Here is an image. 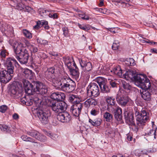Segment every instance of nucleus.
Returning <instances> with one entry per match:
<instances>
[{
  "label": "nucleus",
  "instance_id": "obj_64",
  "mask_svg": "<svg viewBox=\"0 0 157 157\" xmlns=\"http://www.w3.org/2000/svg\"><path fill=\"white\" fill-rule=\"evenodd\" d=\"M150 51L153 53H157V49L151 48L150 50Z\"/></svg>",
  "mask_w": 157,
  "mask_h": 157
},
{
  "label": "nucleus",
  "instance_id": "obj_8",
  "mask_svg": "<svg viewBox=\"0 0 157 157\" xmlns=\"http://www.w3.org/2000/svg\"><path fill=\"white\" fill-rule=\"evenodd\" d=\"M4 66L6 67L7 71L10 73L13 74V72L14 66L18 64L15 59L13 58L9 57L4 61Z\"/></svg>",
  "mask_w": 157,
  "mask_h": 157
},
{
  "label": "nucleus",
  "instance_id": "obj_43",
  "mask_svg": "<svg viewBox=\"0 0 157 157\" xmlns=\"http://www.w3.org/2000/svg\"><path fill=\"white\" fill-rule=\"evenodd\" d=\"M99 113L98 109L97 108H93L90 111V114L93 116H96Z\"/></svg>",
  "mask_w": 157,
  "mask_h": 157
},
{
  "label": "nucleus",
  "instance_id": "obj_28",
  "mask_svg": "<svg viewBox=\"0 0 157 157\" xmlns=\"http://www.w3.org/2000/svg\"><path fill=\"white\" fill-rule=\"evenodd\" d=\"M96 80L99 86L105 84L107 82L106 79L105 78L101 77H98Z\"/></svg>",
  "mask_w": 157,
  "mask_h": 157
},
{
  "label": "nucleus",
  "instance_id": "obj_14",
  "mask_svg": "<svg viewBox=\"0 0 157 157\" xmlns=\"http://www.w3.org/2000/svg\"><path fill=\"white\" fill-rule=\"evenodd\" d=\"M20 56L16 55L17 59L21 64H25L27 63L29 59V55L28 50H25L23 53H21Z\"/></svg>",
  "mask_w": 157,
  "mask_h": 157
},
{
  "label": "nucleus",
  "instance_id": "obj_26",
  "mask_svg": "<svg viewBox=\"0 0 157 157\" xmlns=\"http://www.w3.org/2000/svg\"><path fill=\"white\" fill-rule=\"evenodd\" d=\"M129 115L130 117H128V118L126 117V120L127 122L130 125H135V124L134 122L133 114L131 112H129Z\"/></svg>",
  "mask_w": 157,
  "mask_h": 157
},
{
  "label": "nucleus",
  "instance_id": "obj_60",
  "mask_svg": "<svg viewBox=\"0 0 157 157\" xmlns=\"http://www.w3.org/2000/svg\"><path fill=\"white\" fill-rule=\"evenodd\" d=\"M108 30L111 33H115L118 32L117 30L118 29H115L114 28H109Z\"/></svg>",
  "mask_w": 157,
  "mask_h": 157
},
{
  "label": "nucleus",
  "instance_id": "obj_4",
  "mask_svg": "<svg viewBox=\"0 0 157 157\" xmlns=\"http://www.w3.org/2000/svg\"><path fill=\"white\" fill-rule=\"evenodd\" d=\"M138 111L136 112L135 114L136 116V123L138 126L142 127L144 125L145 123L147 122L149 119L148 114L145 110L141 111V114H139Z\"/></svg>",
  "mask_w": 157,
  "mask_h": 157
},
{
  "label": "nucleus",
  "instance_id": "obj_54",
  "mask_svg": "<svg viewBox=\"0 0 157 157\" xmlns=\"http://www.w3.org/2000/svg\"><path fill=\"white\" fill-rule=\"evenodd\" d=\"M63 32V34L65 36L67 37L68 36V31L67 28L63 27L62 28Z\"/></svg>",
  "mask_w": 157,
  "mask_h": 157
},
{
  "label": "nucleus",
  "instance_id": "obj_29",
  "mask_svg": "<svg viewBox=\"0 0 157 157\" xmlns=\"http://www.w3.org/2000/svg\"><path fill=\"white\" fill-rule=\"evenodd\" d=\"M18 88L14 86H12L9 90V93L11 96L15 95L18 90Z\"/></svg>",
  "mask_w": 157,
  "mask_h": 157
},
{
  "label": "nucleus",
  "instance_id": "obj_6",
  "mask_svg": "<svg viewBox=\"0 0 157 157\" xmlns=\"http://www.w3.org/2000/svg\"><path fill=\"white\" fill-rule=\"evenodd\" d=\"M50 105L52 110L55 113H61L66 109L67 106L66 104L63 101H51L50 102Z\"/></svg>",
  "mask_w": 157,
  "mask_h": 157
},
{
  "label": "nucleus",
  "instance_id": "obj_55",
  "mask_svg": "<svg viewBox=\"0 0 157 157\" xmlns=\"http://www.w3.org/2000/svg\"><path fill=\"white\" fill-rule=\"evenodd\" d=\"M29 49L31 52H33L34 53L36 52L38 50L37 48L33 45L32 46L30 47Z\"/></svg>",
  "mask_w": 157,
  "mask_h": 157
},
{
  "label": "nucleus",
  "instance_id": "obj_50",
  "mask_svg": "<svg viewBox=\"0 0 157 157\" xmlns=\"http://www.w3.org/2000/svg\"><path fill=\"white\" fill-rule=\"evenodd\" d=\"M25 5L22 3H18L16 6V8L18 10H22L24 9Z\"/></svg>",
  "mask_w": 157,
  "mask_h": 157
},
{
  "label": "nucleus",
  "instance_id": "obj_63",
  "mask_svg": "<svg viewBox=\"0 0 157 157\" xmlns=\"http://www.w3.org/2000/svg\"><path fill=\"white\" fill-rule=\"evenodd\" d=\"M25 11L28 12H29L32 10V8L28 6H26L25 5Z\"/></svg>",
  "mask_w": 157,
  "mask_h": 157
},
{
  "label": "nucleus",
  "instance_id": "obj_5",
  "mask_svg": "<svg viewBox=\"0 0 157 157\" xmlns=\"http://www.w3.org/2000/svg\"><path fill=\"white\" fill-rule=\"evenodd\" d=\"M56 66H54L48 68L45 72V77L49 81L53 82L54 86L58 82L56 80Z\"/></svg>",
  "mask_w": 157,
  "mask_h": 157
},
{
  "label": "nucleus",
  "instance_id": "obj_34",
  "mask_svg": "<svg viewBox=\"0 0 157 157\" xmlns=\"http://www.w3.org/2000/svg\"><path fill=\"white\" fill-rule=\"evenodd\" d=\"M23 33L24 35L29 39H31L32 37V34L26 29H23Z\"/></svg>",
  "mask_w": 157,
  "mask_h": 157
},
{
  "label": "nucleus",
  "instance_id": "obj_2",
  "mask_svg": "<svg viewBox=\"0 0 157 157\" xmlns=\"http://www.w3.org/2000/svg\"><path fill=\"white\" fill-rule=\"evenodd\" d=\"M55 86L67 93L71 92L75 89V83L67 75H62Z\"/></svg>",
  "mask_w": 157,
  "mask_h": 157
},
{
  "label": "nucleus",
  "instance_id": "obj_7",
  "mask_svg": "<svg viewBox=\"0 0 157 157\" xmlns=\"http://www.w3.org/2000/svg\"><path fill=\"white\" fill-rule=\"evenodd\" d=\"M87 95L89 97L92 96L97 97L99 94V89L96 83H91L87 87Z\"/></svg>",
  "mask_w": 157,
  "mask_h": 157
},
{
  "label": "nucleus",
  "instance_id": "obj_46",
  "mask_svg": "<svg viewBox=\"0 0 157 157\" xmlns=\"http://www.w3.org/2000/svg\"><path fill=\"white\" fill-rule=\"evenodd\" d=\"M128 75V78L131 79H132L133 78V80L134 79V76L135 75L134 74V72L133 71H128V72H127Z\"/></svg>",
  "mask_w": 157,
  "mask_h": 157
},
{
  "label": "nucleus",
  "instance_id": "obj_49",
  "mask_svg": "<svg viewBox=\"0 0 157 157\" xmlns=\"http://www.w3.org/2000/svg\"><path fill=\"white\" fill-rule=\"evenodd\" d=\"M86 73V72H85L84 73L83 72L82 75L84 77L83 79L84 81H85V82H86L89 81L90 75L89 73L85 75Z\"/></svg>",
  "mask_w": 157,
  "mask_h": 157
},
{
  "label": "nucleus",
  "instance_id": "obj_35",
  "mask_svg": "<svg viewBox=\"0 0 157 157\" xmlns=\"http://www.w3.org/2000/svg\"><path fill=\"white\" fill-rule=\"evenodd\" d=\"M78 16L80 17L83 20H88L89 19V17L88 16L85 14V13L83 12H80V13L78 14Z\"/></svg>",
  "mask_w": 157,
  "mask_h": 157
},
{
  "label": "nucleus",
  "instance_id": "obj_17",
  "mask_svg": "<svg viewBox=\"0 0 157 157\" xmlns=\"http://www.w3.org/2000/svg\"><path fill=\"white\" fill-rule=\"evenodd\" d=\"M51 98L54 100H56L58 101H62L65 98V95L64 93L56 92L52 93L51 95Z\"/></svg>",
  "mask_w": 157,
  "mask_h": 157
},
{
  "label": "nucleus",
  "instance_id": "obj_59",
  "mask_svg": "<svg viewBox=\"0 0 157 157\" xmlns=\"http://www.w3.org/2000/svg\"><path fill=\"white\" fill-rule=\"evenodd\" d=\"M115 117L118 121H120L121 119V114H115Z\"/></svg>",
  "mask_w": 157,
  "mask_h": 157
},
{
  "label": "nucleus",
  "instance_id": "obj_53",
  "mask_svg": "<svg viewBox=\"0 0 157 157\" xmlns=\"http://www.w3.org/2000/svg\"><path fill=\"white\" fill-rule=\"evenodd\" d=\"M7 106L6 105H2L0 106V111L2 113H5L7 109Z\"/></svg>",
  "mask_w": 157,
  "mask_h": 157
},
{
  "label": "nucleus",
  "instance_id": "obj_37",
  "mask_svg": "<svg viewBox=\"0 0 157 157\" xmlns=\"http://www.w3.org/2000/svg\"><path fill=\"white\" fill-rule=\"evenodd\" d=\"M28 133L29 135L36 138L39 134V132L33 130L30 132H28Z\"/></svg>",
  "mask_w": 157,
  "mask_h": 157
},
{
  "label": "nucleus",
  "instance_id": "obj_40",
  "mask_svg": "<svg viewBox=\"0 0 157 157\" xmlns=\"http://www.w3.org/2000/svg\"><path fill=\"white\" fill-rule=\"evenodd\" d=\"M78 25L79 27L81 29H82L85 31H87L90 29V28L88 25H80L78 24Z\"/></svg>",
  "mask_w": 157,
  "mask_h": 157
},
{
  "label": "nucleus",
  "instance_id": "obj_13",
  "mask_svg": "<svg viewBox=\"0 0 157 157\" xmlns=\"http://www.w3.org/2000/svg\"><path fill=\"white\" fill-rule=\"evenodd\" d=\"M79 62L82 70L84 72L88 73L92 68V63L90 62H87L84 60L79 59Z\"/></svg>",
  "mask_w": 157,
  "mask_h": 157
},
{
  "label": "nucleus",
  "instance_id": "obj_16",
  "mask_svg": "<svg viewBox=\"0 0 157 157\" xmlns=\"http://www.w3.org/2000/svg\"><path fill=\"white\" fill-rule=\"evenodd\" d=\"M116 100L119 105L122 106H125L129 101V98L126 95H117L116 97Z\"/></svg>",
  "mask_w": 157,
  "mask_h": 157
},
{
  "label": "nucleus",
  "instance_id": "obj_32",
  "mask_svg": "<svg viewBox=\"0 0 157 157\" xmlns=\"http://www.w3.org/2000/svg\"><path fill=\"white\" fill-rule=\"evenodd\" d=\"M120 47V42L118 40H115L112 46V48L114 50H117Z\"/></svg>",
  "mask_w": 157,
  "mask_h": 157
},
{
  "label": "nucleus",
  "instance_id": "obj_10",
  "mask_svg": "<svg viewBox=\"0 0 157 157\" xmlns=\"http://www.w3.org/2000/svg\"><path fill=\"white\" fill-rule=\"evenodd\" d=\"M12 74L6 70L0 72V81L3 83H6L11 79Z\"/></svg>",
  "mask_w": 157,
  "mask_h": 157
},
{
  "label": "nucleus",
  "instance_id": "obj_45",
  "mask_svg": "<svg viewBox=\"0 0 157 157\" xmlns=\"http://www.w3.org/2000/svg\"><path fill=\"white\" fill-rule=\"evenodd\" d=\"M41 25V27L44 26L45 29H48L49 28V26L48 25V22L47 21H40Z\"/></svg>",
  "mask_w": 157,
  "mask_h": 157
},
{
  "label": "nucleus",
  "instance_id": "obj_11",
  "mask_svg": "<svg viewBox=\"0 0 157 157\" xmlns=\"http://www.w3.org/2000/svg\"><path fill=\"white\" fill-rule=\"evenodd\" d=\"M57 118L59 121L63 123L68 122L71 120V116L67 112L59 113L57 115Z\"/></svg>",
  "mask_w": 157,
  "mask_h": 157
},
{
  "label": "nucleus",
  "instance_id": "obj_18",
  "mask_svg": "<svg viewBox=\"0 0 157 157\" xmlns=\"http://www.w3.org/2000/svg\"><path fill=\"white\" fill-rule=\"evenodd\" d=\"M65 63L69 70L74 68L76 66L74 60L69 57H67L65 59Z\"/></svg>",
  "mask_w": 157,
  "mask_h": 157
},
{
  "label": "nucleus",
  "instance_id": "obj_31",
  "mask_svg": "<svg viewBox=\"0 0 157 157\" xmlns=\"http://www.w3.org/2000/svg\"><path fill=\"white\" fill-rule=\"evenodd\" d=\"M21 138L25 141H29L32 143H36L35 140L31 137H28L27 136L23 135L21 136Z\"/></svg>",
  "mask_w": 157,
  "mask_h": 157
},
{
  "label": "nucleus",
  "instance_id": "obj_30",
  "mask_svg": "<svg viewBox=\"0 0 157 157\" xmlns=\"http://www.w3.org/2000/svg\"><path fill=\"white\" fill-rule=\"evenodd\" d=\"M134 60L133 58L127 59L124 61L125 64L127 66H133L135 64Z\"/></svg>",
  "mask_w": 157,
  "mask_h": 157
},
{
  "label": "nucleus",
  "instance_id": "obj_23",
  "mask_svg": "<svg viewBox=\"0 0 157 157\" xmlns=\"http://www.w3.org/2000/svg\"><path fill=\"white\" fill-rule=\"evenodd\" d=\"M112 71L115 74L119 77H121L122 76V74L124 73L120 66L119 65L114 67Z\"/></svg>",
  "mask_w": 157,
  "mask_h": 157
},
{
  "label": "nucleus",
  "instance_id": "obj_24",
  "mask_svg": "<svg viewBox=\"0 0 157 157\" xmlns=\"http://www.w3.org/2000/svg\"><path fill=\"white\" fill-rule=\"evenodd\" d=\"M105 99L109 105L116 107L117 104H116L115 98L113 97L107 96L105 97Z\"/></svg>",
  "mask_w": 157,
  "mask_h": 157
},
{
  "label": "nucleus",
  "instance_id": "obj_1",
  "mask_svg": "<svg viewBox=\"0 0 157 157\" xmlns=\"http://www.w3.org/2000/svg\"><path fill=\"white\" fill-rule=\"evenodd\" d=\"M23 85L25 93L29 95L33 94V92L44 95L46 94L48 91L47 86L40 82H36L31 83L28 80H25Z\"/></svg>",
  "mask_w": 157,
  "mask_h": 157
},
{
  "label": "nucleus",
  "instance_id": "obj_51",
  "mask_svg": "<svg viewBox=\"0 0 157 157\" xmlns=\"http://www.w3.org/2000/svg\"><path fill=\"white\" fill-rule=\"evenodd\" d=\"M8 55V53L6 50H2L1 52L0 55L2 59H4Z\"/></svg>",
  "mask_w": 157,
  "mask_h": 157
},
{
  "label": "nucleus",
  "instance_id": "obj_62",
  "mask_svg": "<svg viewBox=\"0 0 157 157\" xmlns=\"http://www.w3.org/2000/svg\"><path fill=\"white\" fill-rule=\"evenodd\" d=\"M25 45L27 46L28 48L29 49L32 46V44H31L29 42L28 40H25Z\"/></svg>",
  "mask_w": 157,
  "mask_h": 157
},
{
  "label": "nucleus",
  "instance_id": "obj_21",
  "mask_svg": "<svg viewBox=\"0 0 157 157\" xmlns=\"http://www.w3.org/2000/svg\"><path fill=\"white\" fill-rule=\"evenodd\" d=\"M69 101L72 103L74 104L77 103H81L80 102V100L78 96L73 94L70 95L68 96Z\"/></svg>",
  "mask_w": 157,
  "mask_h": 157
},
{
  "label": "nucleus",
  "instance_id": "obj_36",
  "mask_svg": "<svg viewBox=\"0 0 157 157\" xmlns=\"http://www.w3.org/2000/svg\"><path fill=\"white\" fill-rule=\"evenodd\" d=\"M106 132L109 135L110 137H113L115 136V132L113 128H108Z\"/></svg>",
  "mask_w": 157,
  "mask_h": 157
},
{
  "label": "nucleus",
  "instance_id": "obj_47",
  "mask_svg": "<svg viewBox=\"0 0 157 157\" xmlns=\"http://www.w3.org/2000/svg\"><path fill=\"white\" fill-rule=\"evenodd\" d=\"M94 122L93 124V125L98 126L100 125L101 123L102 120L100 118H98L94 120Z\"/></svg>",
  "mask_w": 157,
  "mask_h": 157
},
{
  "label": "nucleus",
  "instance_id": "obj_9",
  "mask_svg": "<svg viewBox=\"0 0 157 157\" xmlns=\"http://www.w3.org/2000/svg\"><path fill=\"white\" fill-rule=\"evenodd\" d=\"M13 47L14 52L16 55L23 53L25 50H27L24 46L23 44L20 42H15L13 44Z\"/></svg>",
  "mask_w": 157,
  "mask_h": 157
},
{
  "label": "nucleus",
  "instance_id": "obj_56",
  "mask_svg": "<svg viewBox=\"0 0 157 157\" xmlns=\"http://www.w3.org/2000/svg\"><path fill=\"white\" fill-rule=\"evenodd\" d=\"M41 27V25L40 21H39L37 22L36 25L33 27V28L37 30Z\"/></svg>",
  "mask_w": 157,
  "mask_h": 157
},
{
  "label": "nucleus",
  "instance_id": "obj_25",
  "mask_svg": "<svg viewBox=\"0 0 157 157\" xmlns=\"http://www.w3.org/2000/svg\"><path fill=\"white\" fill-rule=\"evenodd\" d=\"M69 71L70 72L71 75H72L74 78L77 79L78 78L79 73L78 71V69L77 66H75L74 68L70 70Z\"/></svg>",
  "mask_w": 157,
  "mask_h": 157
},
{
  "label": "nucleus",
  "instance_id": "obj_57",
  "mask_svg": "<svg viewBox=\"0 0 157 157\" xmlns=\"http://www.w3.org/2000/svg\"><path fill=\"white\" fill-rule=\"evenodd\" d=\"M134 154L136 156H140L142 154V151L140 150L139 149H136L134 151Z\"/></svg>",
  "mask_w": 157,
  "mask_h": 157
},
{
  "label": "nucleus",
  "instance_id": "obj_41",
  "mask_svg": "<svg viewBox=\"0 0 157 157\" xmlns=\"http://www.w3.org/2000/svg\"><path fill=\"white\" fill-rule=\"evenodd\" d=\"M122 86L125 89L130 90L131 88V86L129 84L124 81L122 82Z\"/></svg>",
  "mask_w": 157,
  "mask_h": 157
},
{
  "label": "nucleus",
  "instance_id": "obj_48",
  "mask_svg": "<svg viewBox=\"0 0 157 157\" xmlns=\"http://www.w3.org/2000/svg\"><path fill=\"white\" fill-rule=\"evenodd\" d=\"M47 135L53 139H56L58 137V135L56 134L49 132L47 133Z\"/></svg>",
  "mask_w": 157,
  "mask_h": 157
},
{
  "label": "nucleus",
  "instance_id": "obj_39",
  "mask_svg": "<svg viewBox=\"0 0 157 157\" xmlns=\"http://www.w3.org/2000/svg\"><path fill=\"white\" fill-rule=\"evenodd\" d=\"M38 11L39 13L42 16L46 17L48 15L47 13L48 12V11H47L44 9H40Z\"/></svg>",
  "mask_w": 157,
  "mask_h": 157
},
{
  "label": "nucleus",
  "instance_id": "obj_38",
  "mask_svg": "<svg viewBox=\"0 0 157 157\" xmlns=\"http://www.w3.org/2000/svg\"><path fill=\"white\" fill-rule=\"evenodd\" d=\"M36 139L41 141H44L46 140V138L44 136L39 133Z\"/></svg>",
  "mask_w": 157,
  "mask_h": 157
},
{
  "label": "nucleus",
  "instance_id": "obj_61",
  "mask_svg": "<svg viewBox=\"0 0 157 157\" xmlns=\"http://www.w3.org/2000/svg\"><path fill=\"white\" fill-rule=\"evenodd\" d=\"M109 83L110 85L112 87H114L116 86L117 83L115 82V81L113 80H111L110 81Z\"/></svg>",
  "mask_w": 157,
  "mask_h": 157
},
{
  "label": "nucleus",
  "instance_id": "obj_20",
  "mask_svg": "<svg viewBox=\"0 0 157 157\" xmlns=\"http://www.w3.org/2000/svg\"><path fill=\"white\" fill-rule=\"evenodd\" d=\"M97 104V100L92 98H89L84 102V106L87 108H89L91 105L95 106Z\"/></svg>",
  "mask_w": 157,
  "mask_h": 157
},
{
  "label": "nucleus",
  "instance_id": "obj_42",
  "mask_svg": "<svg viewBox=\"0 0 157 157\" xmlns=\"http://www.w3.org/2000/svg\"><path fill=\"white\" fill-rule=\"evenodd\" d=\"M31 71L28 69H25L23 72L25 78H29V76L31 75Z\"/></svg>",
  "mask_w": 157,
  "mask_h": 157
},
{
  "label": "nucleus",
  "instance_id": "obj_19",
  "mask_svg": "<svg viewBox=\"0 0 157 157\" xmlns=\"http://www.w3.org/2000/svg\"><path fill=\"white\" fill-rule=\"evenodd\" d=\"M101 113L103 115L104 120L107 122H111L113 119V116L112 114L106 111L105 112L101 109Z\"/></svg>",
  "mask_w": 157,
  "mask_h": 157
},
{
  "label": "nucleus",
  "instance_id": "obj_22",
  "mask_svg": "<svg viewBox=\"0 0 157 157\" xmlns=\"http://www.w3.org/2000/svg\"><path fill=\"white\" fill-rule=\"evenodd\" d=\"M140 92V94L142 98L144 100L149 101L151 99V95L150 93L147 90H144Z\"/></svg>",
  "mask_w": 157,
  "mask_h": 157
},
{
  "label": "nucleus",
  "instance_id": "obj_3",
  "mask_svg": "<svg viewBox=\"0 0 157 157\" xmlns=\"http://www.w3.org/2000/svg\"><path fill=\"white\" fill-rule=\"evenodd\" d=\"M135 84L143 90H148L151 87L150 80L146 75L144 74H137L134 76Z\"/></svg>",
  "mask_w": 157,
  "mask_h": 157
},
{
  "label": "nucleus",
  "instance_id": "obj_12",
  "mask_svg": "<svg viewBox=\"0 0 157 157\" xmlns=\"http://www.w3.org/2000/svg\"><path fill=\"white\" fill-rule=\"evenodd\" d=\"M82 107V103H77L74 104L71 106L70 111L73 116L78 117L80 114Z\"/></svg>",
  "mask_w": 157,
  "mask_h": 157
},
{
  "label": "nucleus",
  "instance_id": "obj_33",
  "mask_svg": "<svg viewBox=\"0 0 157 157\" xmlns=\"http://www.w3.org/2000/svg\"><path fill=\"white\" fill-rule=\"evenodd\" d=\"M148 134L149 136H153L154 139H156L157 138V128L155 130H150Z\"/></svg>",
  "mask_w": 157,
  "mask_h": 157
},
{
  "label": "nucleus",
  "instance_id": "obj_27",
  "mask_svg": "<svg viewBox=\"0 0 157 157\" xmlns=\"http://www.w3.org/2000/svg\"><path fill=\"white\" fill-rule=\"evenodd\" d=\"M101 89V91L104 93H106L109 92V87L106 83L100 86Z\"/></svg>",
  "mask_w": 157,
  "mask_h": 157
},
{
  "label": "nucleus",
  "instance_id": "obj_52",
  "mask_svg": "<svg viewBox=\"0 0 157 157\" xmlns=\"http://www.w3.org/2000/svg\"><path fill=\"white\" fill-rule=\"evenodd\" d=\"M115 114H122V109H121L118 107L116 106L115 107Z\"/></svg>",
  "mask_w": 157,
  "mask_h": 157
},
{
  "label": "nucleus",
  "instance_id": "obj_15",
  "mask_svg": "<svg viewBox=\"0 0 157 157\" xmlns=\"http://www.w3.org/2000/svg\"><path fill=\"white\" fill-rule=\"evenodd\" d=\"M37 114L42 123L46 124L48 121V116L47 113L42 110H38Z\"/></svg>",
  "mask_w": 157,
  "mask_h": 157
},
{
  "label": "nucleus",
  "instance_id": "obj_44",
  "mask_svg": "<svg viewBox=\"0 0 157 157\" xmlns=\"http://www.w3.org/2000/svg\"><path fill=\"white\" fill-rule=\"evenodd\" d=\"M37 42L40 44H43V45H48V43L47 40L39 38H38L37 39Z\"/></svg>",
  "mask_w": 157,
  "mask_h": 157
},
{
  "label": "nucleus",
  "instance_id": "obj_58",
  "mask_svg": "<svg viewBox=\"0 0 157 157\" xmlns=\"http://www.w3.org/2000/svg\"><path fill=\"white\" fill-rule=\"evenodd\" d=\"M10 130V128L7 126L4 125L2 126V130L4 131L8 132Z\"/></svg>",
  "mask_w": 157,
  "mask_h": 157
}]
</instances>
